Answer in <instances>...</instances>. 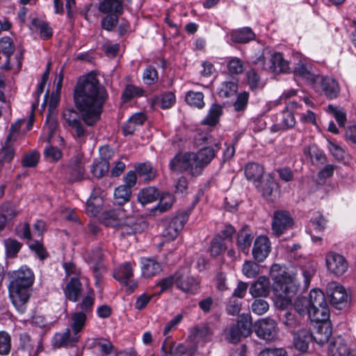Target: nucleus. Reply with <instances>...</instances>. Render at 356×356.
Segmentation results:
<instances>
[{
    "label": "nucleus",
    "mask_w": 356,
    "mask_h": 356,
    "mask_svg": "<svg viewBox=\"0 0 356 356\" xmlns=\"http://www.w3.org/2000/svg\"><path fill=\"white\" fill-rule=\"evenodd\" d=\"M108 98L105 87L91 72L78 80L74 89V104L77 109L66 108L62 112L65 124L72 130L73 136L83 141L87 136V130L83 123L93 126L100 120L103 106Z\"/></svg>",
    "instance_id": "f257e3e1"
},
{
    "label": "nucleus",
    "mask_w": 356,
    "mask_h": 356,
    "mask_svg": "<svg viewBox=\"0 0 356 356\" xmlns=\"http://www.w3.org/2000/svg\"><path fill=\"white\" fill-rule=\"evenodd\" d=\"M35 280L33 272L26 266L13 271L8 286L9 298L20 314L25 312L30 298V289Z\"/></svg>",
    "instance_id": "f03ea898"
},
{
    "label": "nucleus",
    "mask_w": 356,
    "mask_h": 356,
    "mask_svg": "<svg viewBox=\"0 0 356 356\" xmlns=\"http://www.w3.org/2000/svg\"><path fill=\"white\" fill-rule=\"evenodd\" d=\"M270 276L274 280L273 291L275 296L284 302L283 304L290 303L298 290L293 278L286 272L284 268L277 264L272 266Z\"/></svg>",
    "instance_id": "7ed1b4c3"
},
{
    "label": "nucleus",
    "mask_w": 356,
    "mask_h": 356,
    "mask_svg": "<svg viewBox=\"0 0 356 356\" xmlns=\"http://www.w3.org/2000/svg\"><path fill=\"white\" fill-rule=\"evenodd\" d=\"M107 216L106 225L118 227L123 236L141 233L148 227V222L143 217H129L123 220L124 214L121 209L109 211Z\"/></svg>",
    "instance_id": "20e7f679"
},
{
    "label": "nucleus",
    "mask_w": 356,
    "mask_h": 356,
    "mask_svg": "<svg viewBox=\"0 0 356 356\" xmlns=\"http://www.w3.org/2000/svg\"><path fill=\"white\" fill-rule=\"evenodd\" d=\"M254 64L259 65L264 70L275 74L288 73L290 71L289 63L280 52L270 54L267 57L264 53L259 55L254 61Z\"/></svg>",
    "instance_id": "39448f33"
},
{
    "label": "nucleus",
    "mask_w": 356,
    "mask_h": 356,
    "mask_svg": "<svg viewBox=\"0 0 356 356\" xmlns=\"http://www.w3.org/2000/svg\"><path fill=\"white\" fill-rule=\"evenodd\" d=\"M188 219V215L185 211L178 213L175 216L166 218L163 222V230L161 235L163 239L165 241L175 240Z\"/></svg>",
    "instance_id": "423d86ee"
},
{
    "label": "nucleus",
    "mask_w": 356,
    "mask_h": 356,
    "mask_svg": "<svg viewBox=\"0 0 356 356\" xmlns=\"http://www.w3.org/2000/svg\"><path fill=\"white\" fill-rule=\"evenodd\" d=\"M326 294L330 304L337 309H343L350 305V296L346 289L338 282H329L326 286Z\"/></svg>",
    "instance_id": "0eeeda50"
},
{
    "label": "nucleus",
    "mask_w": 356,
    "mask_h": 356,
    "mask_svg": "<svg viewBox=\"0 0 356 356\" xmlns=\"http://www.w3.org/2000/svg\"><path fill=\"white\" fill-rule=\"evenodd\" d=\"M256 335L265 341H272L277 337L278 327L275 320L264 318L257 321L253 325Z\"/></svg>",
    "instance_id": "6e6552de"
},
{
    "label": "nucleus",
    "mask_w": 356,
    "mask_h": 356,
    "mask_svg": "<svg viewBox=\"0 0 356 356\" xmlns=\"http://www.w3.org/2000/svg\"><path fill=\"white\" fill-rule=\"evenodd\" d=\"M85 162L79 155L71 158L64 169L65 178L69 182L79 181L86 178Z\"/></svg>",
    "instance_id": "1a4fd4ad"
},
{
    "label": "nucleus",
    "mask_w": 356,
    "mask_h": 356,
    "mask_svg": "<svg viewBox=\"0 0 356 356\" xmlns=\"http://www.w3.org/2000/svg\"><path fill=\"white\" fill-rule=\"evenodd\" d=\"M325 262L329 272L337 277L343 275L348 268L346 258L334 252H330L326 254Z\"/></svg>",
    "instance_id": "9d476101"
},
{
    "label": "nucleus",
    "mask_w": 356,
    "mask_h": 356,
    "mask_svg": "<svg viewBox=\"0 0 356 356\" xmlns=\"http://www.w3.org/2000/svg\"><path fill=\"white\" fill-rule=\"evenodd\" d=\"M176 286L184 292L195 293L198 289V282L189 275L188 268H183L176 272Z\"/></svg>",
    "instance_id": "9b49d317"
},
{
    "label": "nucleus",
    "mask_w": 356,
    "mask_h": 356,
    "mask_svg": "<svg viewBox=\"0 0 356 356\" xmlns=\"http://www.w3.org/2000/svg\"><path fill=\"white\" fill-rule=\"evenodd\" d=\"M293 225V219L289 212L285 211H276L274 213L272 222V229L273 233L280 236L286 229L291 228Z\"/></svg>",
    "instance_id": "f8f14e48"
},
{
    "label": "nucleus",
    "mask_w": 356,
    "mask_h": 356,
    "mask_svg": "<svg viewBox=\"0 0 356 356\" xmlns=\"http://www.w3.org/2000/svg\"><path fill=\"white\" fill-rule=\"evenodd\" d=\"M79 339L80 335H77L70 328H67L63 332L55 334L52 339V345L56 348L75 347L79 341Z\"/></svg>",
    "instance_id": "ddd939ff"
},
{
    "label": "nucleus",
    "mask_w": 356,
    "mask_h": 356,
    "mask_svg": "<svg viewBox=\"0 0 356 356\" xmlns=\"http://www.w3.org/2000/svg\"><path fill=\"white\" fill-rule=\"evenodd\" d=\"M271 246L268 238L266 236H259L256 238L253 248L252 256L258 262L264 261L270 252Z\"/></svg>",
    "instance_id": "4468645a"
},
{
    "label": "nucleus",
    "mask_w": 356,
    "mask_h": 356,
    "mask_svg": "<svg viewBox=\"0 0 356 356\" xmlns=\"http://www.w3.org/2000/svg\"><path fill=\"white\" fill-rule=\"evenodd\" d=\"M134 275L133 268L131 264L129 262H124L118 268H116L113 273L114 278L122 284L126 286H129L131 291L137 286L136 284L134 283L129 284L131 282V277Z\"/></svg>",
    "instance_id": "2eb2a0df"
},
{
    "label": "nucleus",
    "mask_w": 356,
    "mask_h": 356,
    "mask_svg": "<svg viewBox=\"0 0 356 356\" xmlns=\"http://www.w3.org/2000/svg\"><path fill=\"white\" fill-rule=\"evenodd\" d=\"M82 291V284L79 277H72L63 289V293L66 299L73 302H76L79 300Z\"/></svg>",
    "instance_id": "dca6fc26"
},
{
    "label": "nucleus",
    "mask_w": 356,
    "mask_h": 356,
    "mask_svg": "<svg viewBox=\"0 0 356 356\" xmlns=\"http://www.w3.org/2000/svg\"><path fill=\"white\" fill-rule=\"evenodd\" d=\"M352 350L344 339L339 336L332 339L327 346V356H349Z\"/></svg>",
    "instance_id": "f3484780"
},
{
    "label": "nucleus",
    "mask_w": 356,
    "mask_h": 356,
    "mask_svg": "<svg viewBox=\"0 0 356 356\" xmlns=\"http://www.w3.org/2000/svg\"><path fill=\"white\" fill-rule=\"evenodd\" d=\"M253 239L254 235L249 227H243L237 234L236 246L238 250L248 254Z\"/></svg>",
    "instance_id": "a211bd4d"
},
{
    "label": "nucleus",
    "mask_w": 356,
    "mask_h": 356,
    "mask_svg": "<svg viewBox=\"0 0 356 356\" xmlns=\"http://www.w3.org/2000/svg\"><path fill=\"white\" fill-rule=\"evenodd\" d=\"M187 350L188 348L184 343L177 344L167 337L161 346V356H182Z\"/></svg>",
    "instance_id": "6ab92c4d"
},
{
    "label": "nucleus",
    "mask_w": 356,
    "mask_h": 356,
    "mask_svg": "<svg viewBox=\"0 0 356 356\" xmlns=\"http://www.w3.org/2000/svg\"><path fill=\"white\" fill-rule=\"evenodd\" d=\"M270 290L269 279L265 276H261L251 285L250 293L253 297H266L269 295Z\"/></svg>",
    "instance_id": "aec40b11"
},
{
    "label": "nucleus",
    "mask_w": 356,
    "mask_h": 356,
    "mask_svg": "<svg viewBox=\"0 0 356 356\" xmlns=\"http://www.w3.org/2000/svg\"><path fill=\"white\" fill-rule=\"evenodd\" d=\"M98 10L102 14L120 15L124 10L122 1L103 0L98 5Z\"/></svg>",
    "instance_id": "412c9836"
},
{
    "label": "nucleus",
    "mask_w": 356,
    "mask_h": 356,
    "mask_svg": "<svg viewBox=\"0 0 356 356\" xmlns=\"http://www.w3.org/2000/svg\"><path fill=\"white\" fill-rule=\"evenodd\" d=\"M219 149L218 145H216L215 147H203L197 152L194 153L195 159H197V162L203 170L213 159Z\"/></svg>",
    "instance_id": "4be33fe9"
},
{
    "label": "nucleus",
    "mask_w": 356,
    "mask_h": 356,
    "mask_svg": "<svg viewBox=\"0 0 356 356\" xmlns=\"http://www.w3.org/2000/svg\"><path fill=\"white\" fill-rule=\"evenodd\" d=\"M312 334L308 330H300L294 334V346L297 350L305 353L309 348V344L312 341Z\"/></svg>",
    "instance_id": "5701e85b"
},
{
    "label": "nucleus",
    "mask_w": 356,
    "mask_h": 356,
    "mask_svg": "<svg viewBox=\"0 0 356 356\" xmlns=\"http://www.w3.org/2000/svg\"><path fill=\"white\" fill-rule=\"evenodd\" d=\"M321 83L322 90L327 98L332 99L337 97L340 88L335 79L329 76L322 77Z\"/></svg>",
    "instance_id": "b1692460"
},
{
    "label": "nucleus",
    "mask_w": 356,
    "mask_h": 356,
    "mask_svg": "<svg viewBox=\"0 0 356 356\" xmlns=\"http://www.w3.org/2000/svg\"><path fill=\"white\" fill-rule=\"evenodd\" d=\"M190 152L185 153H177L170 161L169 169L175 173L186 172V168L188 157Z\"/></svg>",
    "instance_id": "393cba45"
},
{
    "label": "nucleus",
    "mask_w": 356,
    "mask_h": 356,
    "mask_svg": "<svg viewBox=\"0 0 356 356\" xmlns=\"http://www.w3.org/2000/svg\"><path fill=\"white\" fill-rule=\"evenodd\" d=\"M254 38L255 34L249 27H243L231 32V40L234 43H247Z\"/></svg>",
    "instance_id": "a878e982"
},
{
    "label": "nucleus",
    "mask_w": 356,
    "mask_h": 356,
    "mask_svg": "<svg viewBox=\"0 0 356 356\" xmlns=\"http://www.w3.org/2000/svg\"><path fill=\"white\" fill-rule=\"evenodd\" d=\"M142 273L145 277H152L161 271V264L154 259L143 258L141 259Z\"/></svg>",
    "instance_id": "bb28decb"
},
{
    "label": "nucleus",
    "mask_w": 356,
    "mask_h": 356,
    "mask_svg": "<svg viewBox=\"0 0 356 356\" xmlns=\"http://www.w3.org/2000/svg\"><path fill=\"white\" fill-rule=\"evenodd\" d=\"M309 318L314 322H325L330 317L328 305L312 307L308 314Z\"/></svg>",
    "instance_id": "cd10ccee"
},
{
    "label": "nucleus",
    "mask_w": 356,
    "mask_h": 356,
    "mask_svg": "<svg viewBox=\"0 0 356 356\" xmlns=\"http://www.w3.org/2000/svg\"><path fill=\"white\" fill-rule=\"evenodd\" d=\"M294 74L302 78L309 83H314L319 77L312 72V67L308 64L299 63L294 70Z\"/></svg>",
    "instance_id": "c85d7f7f"
},
{
    "label": "nucleus",
    "mask_w": 356,
    "mask_h": 356,
    "mask_svg": "<svg viewBox=\"0 0 356 356\" xmlns=\"http://www.w3.org/2000/svg\"><path fill=\"white\" fill-rule=\"evenodd\" d=\"M222 107L217 104H213L210 107L208 114L202 120V124L214 127L219 122L220 116L222 115Z\"/></svg>",
    "instance_id": "c756f323"
},
{
    "label": "nucleus",
    "mask_w": 356,
    "mask_h": 356,
    "mask_svg": "<svg viewBox=\"0 0 356 356\" xmlns=\"http://www.w3.org/2000/svg\"><path fill=\"white\" fill-rule=\"evenodd\" d=\"M70 319L72 331L77 334V335H79V333L86 325L87 315H86L84 312H79L76 311L71 313Z\"/></svg>",
    "instance_id": "7c9ffc66"
},
{
    "label": "nucleus",
    "mask_w": 356,
    "mask_h": 356,
    "mask_svg": "<svg viewBox=\"0 0 356 356\" xmlns=\"http://www.w3.org/2000/svg\"><path fill=\"white\" fill-rule=\"evenodd\" d=\"M264 175V168L257 163H249L245 167L246 178L253 182L260 181Z\"/></svg>",
    "instance_id": "2f4dec72"
},
{
    "label": "nucleus",
    "mask_w": 356,
    "mask_h": 356,
    "mask_svg": "<svg viewBox=\"0 0 356 356\" xmlns=\"http://www.w3.org/2000/svg\"><path fill=\"white\" fill-rule=\"evenodd\" d=\"M302 316L298 314H294L289 312H285L283 317V324L286 329L289 332L293 333L295 331L301 326Z\"/></svg>",
    "instance_id": "473e14b6"
},
{
    "label": "nucleus",
    "mask_w": 356,
    "mask_h": 356,
    "mask_svg": "<svg viewBox=\"0 0 356 356\" xmlns=\"http://www.w3.org/2000/svg\"><path fill=\"white\" fill-rule=\"evenodd\" d=\"M109 170V162L106 158L95 159L91 167L90 172L97 178L103 177Z\"/></svg>",
    "instance_id": "72a5a7b5"
},
{
    "label": "nucleus",
    "mask_w": 356,
    "mask_h": 356,
    "mask_svg": "<svg viewBox=\"0 0 356 356\" xmlns=\"http://www.w3.org/2000/svg\"><path fill=\"white\" fill-rule=\"evenodd\" d=\"M186 102L192 107L201 109L204 106V95L201 92L190 90L185 96Z\"/></svg>",
    "instance_id": "f704fd0d"
},
{
    "label": "nucleus",
    "mask_w": 356,
    "mask_h": 356,
    "mask_svg": "<svg viewBox=\"0 0 356 356\" xmlns=\"http://www.w3.org/2000/svg\"><path fill=\"white\" fill-rule=\"evenodd\" d=\"M186 168V172L191 177H198L202 175L203 169L195 159L194 152H191L188 154V161Z\"/></svg>",
    "instance_id": "c9c22d12"
},
{
    "label": "nucleus",
    "mask_w": 356,
    "mask_h": 356,
    "mask_svg": "<svg viewBox=\"0 0 356 356\" xmlns=\"http://www.w3.org/2000/svg\"><path fill=\"white\" fill-rule=\"evenodd\" d=\"M159 197V191L154 187H148L143 189L138 195V201L143 205L153 202Z\"/></svg>",
    "instance_id": "e433bc0d"
},
{
    "label": "nucleus",
    "mask_w": 356,
    "mask_h": 356,
    "mask_svg": "<svg viewBox=\"0 0 356 356\" xmlns=\"http://www.w3.org/2000/svg\"><path fill=\"white\" fill-rule=\"evenodd\" d=\"M6 254L7 257L13 259L17 257L18 252L20 251L22 243L16 239L8 238L3 242Z\"/></svg>",
    "instance_id": "4c0bfd02"
},
{
    "label": "nucleus",
    "mask_w": 356,
    "mask_h": 356,
    "mask_svg": "<svg viewBox=\"0 0 356 356\" xmlns=\"http://www.w3.org/2000/svg\"><path fill=\"white\" fill-rule=\"evenodd\" d=\"M131 195V189L127 186H119L114 191L115 203L122 205L129 202Z\"/></svg>",
    "instance_id": "58836bf2"
},
{
    "label": "nucleus",
    "mask_w": 356,
    "mask_h": 356,
    "mask_svg": "<svg viewBox=\"0 0 356 356\" xmlns=\"http://www.w3.org/2000/svg\"><path fill=\"white\" fill-rule=\"evenodd\" d=\"M238 325V328L241 331L243 337H248L252 333V318L248 314H242L238 317V319L235 323Z\"/></svg>",
    "instance_id": "ea45409f"
},
{
    "label": "nucleus",
    "mask_w": 356,
    "mask_h": 356,
    "mask_svg": "<svg viewBox=\"0 0 356 356\" xmlns=\"http://www.w3.org/2000/svg\"><path fill=\"white\" fill-rule=\"evenodd\" d=\"M136 172L145 180H152L156 177V170L149 163H140L136 167Z\"/></svg>",
    "instance_id": "a19ab883"
},
{
    "label": "nucleus",
    "mask_w": 356,
    "mask_h": 356,
    "mask_svg": "<svg viewBox=\"0 0 356 356\" xmlns=\"http://www.w3.org/2000/svg\"><path fill=\"white\" fill-rule=\"evenodd\" d=\"M103 200L97 196H90L86 202V213L92 216H97L101 210Z\"/></svg>",
    "instance_id": "79ce46f5"
},
{
    "label": "nucleus",
    "mask_w": 356,
    "mask_h": 356,
    "mask_svg": "<svg viewBox=\"0 0 356 356\" xmlns=\"http://www.w3.org/2000/svg\"><path fill=\"white\" fill-rule=\"evenodd\" d=\"M307 298L311 307L327 305L324 293L318 289L311 290Z\"/></svg>",
    "instance_id": "37998d69"
},
{
    "label": "nucleus",
    "mask_w": 356,
    "mask_h": 356,
    "mask_svg": "<svg viewBox=\"0 0 356 356\" xmlns=\"http://www.w3.org/2000/svg\"><path fill=\"white\" fill-rule=\"evenodd\" d=\"M102 250L99 247H95V248L87 252L84 254V259L87 263L92 266L97 265L98 263L104 264Z\"/></svg>",
    "instance_id": "c03bdc74"
},
{
    "label": "nucleus",
    "mask_w": 356,
    "mask_h": 356,
    "mask_svg": "<svg viewBox=\"0 0 356 356\" xmlns=\"http://www.w3.org/2000/svg\"><path fill=\"white\" fill-rule=\"evenodd\" d=\"M95 302V295L93 290H90L87 295L83 298L81 302L77 305L81 311L79 312H84L86 315L90 314L93 308Z\"/></svg>",
    "instance_id": "a18cd8bd"
},
{
    "label": "nucleus",
    "mask_w": 356,
    "mask_h": 356,
    "mask_svg": "<svg viewBox=\"0 0 356 356\" xmlns=\"http://www.w3.org/2000/svg\"><path fill=\"white\" fill-rule=\"evenodd\" d=\"M143 93L144 90L141 88L129 84L122 95V99L124 102H127L134 97L143 96Z\"/></svg>",
    "instance_id": "49530a36"
},
{
    "label": "nucleus",
    "mask_w": 356,
    "mask_h": 356,
    "mask_svg": "<svg viewBox=\"0 0 356 356\" xmlns=\"http://www.w3.org/2000/svg\"><path fill=\"white\" fill-rule=\"evenodd\" d=\"M238 90V83L236 81L232 80L222 83L219 88V95L223 97H228L233 95Z\"/></svg>",
    "instance_id": "de8ad7c7"
},
{
    "label": "nucleus",
    "mask_w": 356,
    "mask_h": 356,
    "mask_svg": "<svg viewBox=\"0 0 356 356\" xmlns=\"http://www.w3.org/2000/svg\"><path fill=\"white\" fill-rule=\"evenodd\" d=\"M175 199L172 195L170 193H164L161 197L159 204L154 209V211L163 213L168 211L172 206Z\"/></svg>",
    "instance_id": "09e8293b"
},
{
    "label": "nucleus",
    "mask_w": 356,
    "mask_h": 356,
    "mask_svg": "<svg viewBox=\"0 0 356 356\" xmlns=\"http://www.w3.org/2000/svg\"><path fill=\"white\" fill-rule=\"evenodd\" d=\"M15 50L13 40L8 36L0 38V52L6 57H11Z\"/></svg>",
    "instance_id": "8fccbe9b"
},
{
    "label": "nucleus",
    "mask_w": 356,
    "mask_h": 356,
    "mask_svg": "<svg viewBox=\"0 0 356 356\" xmlns=\"http://www.w3.org/2000/svg\"><path fill=\"white\" fill-rule=\"evenodd\" d=\"M10 350V335L6 331H0V355H8Z\"/></svg>",
    "instance_id": "3c124183"
},
{
    "label": "nucleus",
    "mask_w": 356,
    "mask_h": 356,
    "mask_svg": "<svg viewBox=\"0 0 356 356\" xmlns=\"http://www.w3.org/2000/svg\"><path fill=\"white\" fill-rule=\"evenodd\" d=\"M296 312L301 316L309 314L311 306L307 297H299L294 305Z\"/></svg>",
    "instance_id": "603ef678"
},
{
    "label": "nucleus",
    "mask_w": 356,
    "mask_h": 356,
    "mask_svg": "<svg viewBox=\"0 0 356 356\" xmlns=\"http://www.w3.org/2000/svg\"><path fill=\"white\" fill-rule=\"evenodd\" d=\"M33 26H35L38 30H40V37L43 40H48L52 36V29L49 25L44 22H41L37 19H34L32 22Z\"/></svg>",
    "instance_id": "864d4df0"
},
{
    "label": "nucleus",
    "mask_w": 356,
    "mask_h": 356,
    "mask_svg": "<svg viewBox=\"0 0 356 356\" xmlns=\"http://www.w3.org/2000/svg\"><path fill=\"white\" fill-rule=\"evenodd\" d=\"M242 270L247 277L253 278L259 274V266L252 261H245L243 265Z\"/></svg>",
    "instance_id": "5fc2aeb1"
},
{
    "label": "nucleus",
    "mask_w": 356,
    "mask_h": 356,
    "mask_svg": "<svg viewBox=\"0 0 356 356\" xmlns=\"http://www.w3.org/2000/svg\"><path fill=\"white\" fill-rule=\"evenodd\" d=\"M227 68L232 74H238L243 72V62L238 58H229L227 64Z\"/></svg>",
    "instance_id": "6e6d98bb"
},
{
    "label": "nucleus",
    "mask_w": 356,
    "mask_h": 356,
    "mask_svg": "<svg viewBox=\"0 0 356 356\" xmlns=\"http://www.w3.org/2000/svg\"><path fill=\"white\" fill-rule=\"evenodd\" d=\"M158 72L152 65L148 66L143 72V80L147 85H152L158 81Z\"/></svg>",
    "instance_id": "4d7b16f0"
},
{
    "label": "nucleus",
    "mask_w": 356,
    "mask_h": 356,
    "mask_svg": "<svg viewBox=\"0 0 356 356\" xmlns=\"http://www.w3.org/2000/svg\"><path fill=\"white\" fill-rule=\"evenodd\" d=\"M176 102L175 95L172 92H165L159 97V105L163 109L172 107Z\"/></svg>",
    "instance_id": "13d9d810"
},
{
    "label": "nucleus",
    "mask_w": 356,
    "mask_h": 356,
    "mask_svg": "<svg viewBox=\"0 0 356 356\" xmlns=\"http://www.w3.org/2000/svg\"><path fill=\"white\" fill-rule=\"evenodd\" d=\"M277 187V184L273 178L267 179L261 185L260 191L266 199H270L273 195L274 190Z\"/></svg>",
    "instance_id": "bf43d9fd"
},
{
    "label": "nucleus",
    "mask_w": 356,
    "mask_h": 356,
    "mask_svg": "<svg viewBox=\"0 0 356 356\" xmlns=\"http://www.w3.org/2000/svg\"><path fill=\"white\" fill-rule=\"evenodd\" d=\"M309 154L310 159L314 163L323 164L326 160L325 155L323 152L318 149L314 145L309 147Z\"/></svg>",
    "instance_id": "052dcab7"
},
{
    "label": "nucleus",
    "mask_w": 356,
    "mask_h": 356,
    "mask_svg": "<svg viewBox=\"0 0 356 356\" xmlns=\"http://www.w3.org/2000/svg\"><path fill=\"white\" fill-rule=\"evenodd\" d=\"M251 309L257 315H263L269 309V304L263 299H255L252 303Z\"/></svg>",
    "instance_id": "680f3d73"
},
{
    "label": "nucleus",
    "mask_w": 356,
    "mask_h": 356,
    "mask_svg": "<svg viewBox=\"0 0 356 356\" xmlns=\"http://www.w3.org/2000/svg\"><path fill=\"white\" fill-rule=\"evenodd\" d=\"M225 250L223 239L221 237H216L211 243L210 254L213 257L219 256Z\"/></svg>",
    "instance_id": "e2e57ef3"
},
{
    "label": "nucleus",
    "mask_w": 356,
    "mask_h": 356,
    "mask_svg": "<svg viewBox=\"0 0 356 356\" xmlns=\"http://www.w3.org/2000/svg\"><path fill=\"white\" fill-rule=\"evenodd\" d=\"M118 22V15H107L102 18L101 22L102 28L108 31H113Z\"/></svg>",
    "instance_id": "0e129e2a"
},
{
    "label": "nucleus",
    "mask_w": 356,
    "mask_h": 356,
    "mask_svg": "<svg viewBox=\"0 0 356 356\" xmlns=\"http://www.w3.org/2000/svg\"><path fill=\"white\" fill-rule=\"evenodd\" d=\"M248 83L251 90H254L261 87V79L255 70H250L246 74Z\"/></svg>",
    "instance_id": "69168bd1"
},
{
    "label": "nucleus",
    "mask_w": 356,
    "mask_h": 356,
    "mask_svg": "<svg viewBox=\"0 0 356 356\" xmlns=\"http://www.w3.org/2000/svg\"><path fill=\"white\" fill-rule=\"evenodd\" d=\"M249 99V93L248 92H240L237 95L236 100L234 104V108L236 111H244Z\"/></svg>",
    "instance_id": "338daca9"
},
{
    "label": "nucleus",
    "mask_w": 356,
    "mask_h": 356,
    "mask_svg": "<svg viewBox=\"0 0 356 356\" xmlns=\"http://www.w3.org/2000/svg\"><path fill=\"white\" fill-rule=\"evenodd\" d=\"M296 120L293 113L285 110L282 114V122L280 127L282 129H287L291 128L295 125Z\"/></svg>",
    "instance_id": "774afa93"
}]
</instances>
